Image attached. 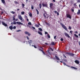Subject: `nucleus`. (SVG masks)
Returning <instances> with one entry per match:
<instances>
[{"label": "nucleus", "instance_id": "nucleus-1", "mask_svg": "<svg viewBox=\"0 0 80 80\" xmlns=\"http://www.w3.org/2000/svg\"><path fill=\"white\" fill-rule=\"evenodd\" d=\"M60 24L62 28H63L64 30H66V31H68V29H67V27H66V26H65V25H64L62 23H61Z\"/></svg>", "mask_w": 80, "mask_h": 80}, {"label": "nucleus", "instance_id": "nucleus-2", "mask_svg": "<svg viewBox=\"0 0 80 80\" xmlns=\"http://www.w3.org/2000/svg\"><path fill=\"white\" fill-rule=\"evenodd\" d=\"M44 13L43 14L44 17L45 18H47H47H48V17H49V16L47 14V12L46 11H44Z\"/></svg>", "mask_w": 80, "mask_h": 80}, {"label": "nucleus", "instance_id": "nucleus-3", "mask_svg": "<svg viewBox=\"0 0 80 80\" xmlns=\"http://www.w3.org/2000/svg\"><path fill=\"white\" fill-rule=\"evenodd\" d=\"M18 17L19 20H20L21 21H24V19H23V18H22V17L21 15H19L18 16Z\"/></svg>", "mask_w": 80, "mask_h": 80}, {"label": "nucleus", "instance_id": "nucleus-4", "mask_svg": "<svg viewBox=\"0 0 80 80\" xmlns=\"http://www.w3.org/2000/svg\"><path fill=\"white\" fill-rule=\"evenodd\" d=\"M42 5L43 7H46L48 8V4H47V2H46L45 3H42Z\"/></svg>", "mask_w": 80, "mask_h": 80}, {"label": "nucleus", "instance_id": "nucleus-5", "mask_svg": "<svg viewBox=\"0 0 80 80\" xmlns=\"http://www.w3.org/2000/svg\"><path fill=\"white\" fill-rule=\"evenodd\" d=\"M66 17L67 18H69L70 19H72V16L69 14H67Z\"/></svg>", "mask_w": 80, "mask_h": 80}, {"label": "nucleus", "instance_id": "nucleus-6", "mask_svg": "<svg viewBox=\"0 0 80 80\" xmlns=\"http://www.w3.org/2000/svg\"><path fill=\"white\" fill-rule=\"evenodd\" d=\"M24 33L26 34V35H28V36H30V35H31V34L28 32L26 31L24 32Z\"/></svg>", "mask_w": 80, "mask_h": 80}, {"label": "nucleus", "instance_id": "nucleus-7", "mask_svg": "<svg viewBox=\"0 0 80 80\" xmlns=\"http://www.w3.org/2000/svg\"><path fill=\"white\" fill-rule=\"evenodd\" d=\"M2 22V24L3 25H4V26H5V27H7L8 26L7 24L3 22Z\"/></svg>", "mask_w": 80, "mask_h": 80}, {"label": "nucleus", "instance_id": "nucleus-8", "mask_svg": "<svg viewBox=\"0 0 80 80\" xmlns=\"http://www.w3.org/2000/svg\"><path fill=\"white\" fill-rule=\"evenodd\" d=\"M64 35L66 37H68V38H70V36L68 35V33L66 32H65Z\"/></svg>", "mask_w": 80, "mask_h": 80}, {"label": "nucleus", "instance_id": "nucleus-9", "mask_svg": "<svg viewBox=\"0 0 80 80\" xmlns=\"http://www.w3.org/2000/svg\"><path fill=\"white\" fill-rule=\"evenodd\" d=\"M67 53L70 56H73L74 55V54L73 53H71L70 52H67Z\"/></svg>", "mask_w": 80, "mask_h": 80}, {"label": "nucleus", "instance_id": "nucleus-10", "mask_svg": "<svg viewBox=\"0 0 80 80\" xmlns=\"http://www.w3.org/2000/svg\"><path fill=\"white\" fill-rule=\"evenodd\" d=\"M16 23L18 25H23V23H21V22H16Z\"/></svg>", "mask_w": 80, "mask_h": 80}, {"label": "nucleus", "instance_id": "nucleus-11", "mask_svg": "<svg viewBox=\"0 0 80 80\" xmlns=\"http://www.w3.org/2000/svg\"><path fill=\"white\" fill-rule=\"evenodd\" d=\"M1 1L4 5H6V3H5V0H1Z\"/></svg>", "mask_w": 80, "mask_h": 80}, {"label": "nucleus", "instance_id": "nucleus-12", "mask_svg": "<svg viewBox=\"0 0 80 80\" xmlns=\"http://www.w3.org/2000/svg\"><path fill=\"white\" fill-rule=\"evenodd\" d=\"M28 42H29V43L30 44V46H31V43H32V41L30 40L28 41Z\"/></svg>", "mask_w": 80, "mask_h": 80}, {"label": "nucleus", "instance_id": "nucleus-13", "mask_svg": "<svg viewBox=\"0 0 80 80\" xmlns=\"http://www.w3.org/2000/svg\"><path fill=\"white\" fill-rule=\"evenodd\" d=\"M55 57L57 60H60V59L58 58V57L57 56L55 55Z\"/></svg>", "mask_w": 80, "mask_h": 80}, {"label": "nucleus", "instance_id": "nucleus-14", "mask_svg": "<svg viewBox=\"0 0 80 80\" xmlns=\"http://www.w3.org/2000/svg\"><path fill=\"white\" fill-rule=\"evenodd\" d=\"M75 63H77V64H79V61L78 60H76L75 61Z\"/></svg>", "mask_w": 80, "mask_h": 80}, {"label": "nucleus", "instance_id": "nucleus-15", "mask_svg": "<svg viewBox=\"0 0 80 80\" xmlns=\"http://www.w3.org/2000/svg\"><path fill=\"white\" fill-rule=\"evenodd\" d=\"M38 33H39V35H43V34L42 33V32H41L40 31H38Z\"/></svg>", "mask_w": 80, "mask_h": 80}, {"label": "nucleus", "instance_id": "nucleus-16", "mask_svg": "<svg viewBox=\"0 0 80 80\" xmlns=\"http://www.w3.org/2000/svg\"><path fill=\"white\" fill-rule=\"evenodd\" d=\"M53 3H50V8H52V6H53Z\"/></svg>", "mask_w": 80, "mask_h": 80}, {"label": "nucleus", "instance_id": "nucleus-17", "mask_svg": "<svg viewBox=\"0 0 80 80\" xmlns=\"http://www.w3.org/2000/svg\"><path fill=\"white\" fill-rule=\"evenodd\" d=\"M9 28L10 29V30H12L13 29V27H12V26H10L9 27Z\"/></svg>", "mask_w": 80, "mask_h": 80}, {"label": "nucleus", "instance_id": "nucleus-18", "mask_svg": "<svg viewBox=\"0 0 80 80\" xmlns=\"http://www.w3.org/2000/svg\"><path fill=\"white\" fill-rule=\"evenodd\" d=\"M77 14L78 15H79V14H80V9L78 10V12L77 13Z\"/></svg>", "mask_w": 80, "mask_h": 80}, {"label": "nucleus", "instance_id": "nucleus-19", "mask_svg": "<svg viewBox=\"0 0 80 80\" xmlns=\"http://www.w3.org/2000/svg\"><path fill=\"white\" fill-rule=\"evenodd\" d=\"M71 68H73V69H74L75 70H76V69H77V68L72 66L71 67Z\"/></svg>", "mask_w": 80, "mask_h": 80}, {"label": "nucleus", "instance_id": "nucleus-20", "mask_svg": "<svg viewBox=\"0 0 80 80\" xmlns=\"http://www.w3.org/2000/svg\"><path fill=\"white\" fill-rule=\"evenodd\" d=\"M52 45H55V42H51Z\"/></svg>", "mask_w": 80, "mask_h": 80}, {"label": "nucleus", "instance_id": "nucleus-21", "mask_svg": "<svg viewBox=\"0 0 80 80\" xmlns=\"http://www.w3.org/2000/svg\"><path fill=\"white\" fill-rule=\"evenodd\" d=\"M29 15L30 17H32V13L31 12H30Z\"/></svg>", "mask_w": 80, "mask_h": 80}, {"label": "nucleus", "instance_id": "nucleus-22", "mask_svg": "<svg viewBox=\"0 0 80 80\" xmlns=\"http://www.w3.org/2000/svg\"><path fill=\"white\" fill-rule=\"evenodd\" d=\"M36 10L37 12V15H38V14H39V12H38V10H37V9H36Z\"/></svg>", "mask_w": 80, "mask_h": 80}, {"label": "nucleus", "instance_id": "nucleus-23", "mask_svg": "<svg viewBox=\"0 0 80 80\" xmlns=\"http://www.w3.org/2000/svg\"><path fill=\"white\" fill-rule=\"evenodd\" d=\"M38 29L39 30H40V31H41V32H42V31H43L42 29V28H39Z\"/></svg>", "mask_w": 80, "mask_h": 80}, {"label": "nucleus", "instance_id": "nucleus-24", "mask_svg": "<svg viewBox=\"0 0 80 80\" xmlns=\"http://www.w3.org/2000/svg\"><path fill=\"white\" fill-rule=\"evenodd\" d=\"M74 36H75V37L77 38H78V36L77 35V34H74Z\"/></svg>", "mask_w": 80, "mask_h": 80}, {"label": "nucleus", "instance_id": "nucleus-25", "mask_svg": "<svg viewBox=\"0 0 80 80\" xmlns=\"http://www.w3.org/2000/svg\"><path fill=\"white\" fill-rule=\"evenodd\" d=\"M70 33L71 35H73V33H73V31H70Z\"/></svg>", "mask_w": 80, "mask_h": 80}, {"label": "nucleus", "instance_id": "nucleus-26", "mask_svg": "<svg viewBox=\"0 0 80 80\" xmlns=\"http://www.w3.org/2000/svg\"><path fill=\"white\" fill-rule=\"evenodd\" d=\"M22 15H24L25 14V12L22 11L21 12Z\"/></svg>", "mask_w": 80, "mask_h": 80}, {"label": "nucleus", "instance_id": "nucleus-27", "mask_svg": "<svg viewBox=\"0 0 80 80\" xmlns=\"http://www.w3.org/2000/svg\"><path fill=\"white\" fill-rule=\"evenodd\" d=\"M39 8H42V4H39Z\"/></svg>", "mask_w": 80, "mask_h": 80}, {"label": "nucleus", "instance_id": "nucleus-28", "mask_svg": "<svg viewBox=\"0 0 80 80\" xmlns=\"http://www.w3.org/2000/svg\"><path fill=\"white\" fill-rule=\"evenodd\" d=\"M48 38H50V36L48 34Z\"/></svg>", "mask_w": 80, "mask_h": 80}, {"label": "nucleus", "instance_id": "nucleus-29", "mask_svg": "<svg viewBox=\"0 0 80 80\" xmlns=\"http://www.w3.org/2000/svg\"><path fill=\"white\" fill-rule=\"evenodd\" d=\"M14 3H15L16 4H18V2L16 1H14Z\"/></svg>", "mask_w": 80, "mask_h": 80}, {"label": "nucleus", "instance_id": "nucleus-30", "mask_svg": "<svg viewBox=\"0 0 80 80\" xmlns=\"http://www.w3.org/2000/svg\"><path fill=\"white\" fill-rule=\"evenodd\" d=\"M46 24L47 25H48V26H50V24H49L48 23V22H46Z\"/></svg>", "mask_w": 80, "mask_h": 80}, {"label": "nucleus", "instance_id": "nucleus-31", "mask_svg": "<svg viewBox=\"0 0 80 80\" xmlns=\"http://www.w3.org/2000/svg\"><path fill=\"white\" fill-rule=\"evenodd\" d=\"M68 29H69V30H71V29H72V27H71V26H69Z\"/></svg>", "mask_w": 80, "mask_h": 80}, {"label": "nucleus", "instance_id": "nucleus-32", "mask_svg": "<svg viewBox=\"0 0 80 80\" xmlns=\"http://www.w3.org/2000/svg\"><path fill=\"white\" fill-rule=\"evenodd\" d=\"M28 25H32V23L31 22H29L28 23Z\"/></svg>", "mask_w": 80, "mask_h": 80}, {"label": "nucleus", "instance_id": "nucleus-33", "mask_svg": "<svg viewBox=\"0 0 80 80\" xmlns=\"http://www.w3.org/2000/svg\"><path fill=\"white\" fill-rule=\"evenodd\" d=\"M11 13H12V14H14V13H15V12L13 11L11 12Z\"/></svg>", "mask_w": 80, "mask_h": 80}, {"label": "nucleus", "instance_id": "nucleus-34", "mask_svg": "<svg viewBox=\"0 0 80 80\" xmlns=\"http://www.w3.org/2000/svg\"><path fill=\"white\" fill-rule=\"evenodd\" d=\"M33 8H34L33 6L32 5V6H31V9H32V10H33Z\"/></svg>", "mask_w": 80, "mask_h": 80}, {"label": "nucleus", "instance_id": "nucleus-35", "mask_svg": "<svg viewBox=\"0 0 80 80\" xmlns=\"http://www.w3.org/2000/svg\"><path fill=\"white\" fill-rule=\"evenodd\" d=\"M32 47H34L35 48H37V47L36 46L32 45Z\"/></svg>", "mask_w": 80, "mask_h": 80}, {"label": "nucleus", "instance_id": "nucleus-36", "mask_svg": "<svg viewBox=\"0 0 80 80\" xmlns=\"http://www.w3.org/2000/svg\"><path fill=\"white\" fill-rule=\"evenodd\" d=\"M60 40L62 42H63V38H61L60 39Z\"/></svg>", "mask_w": 80, "mask_h": 80}, {"label": "nucleus", "instance_id": "nucleus-37", "mask_svg": "<svg viewBox=\"0 0 80 80\" xmlns=\"http://www.w3.org/2000/svg\"><path fill=\"white\" fill-rule=\"evenodd\" d=\"M13 23L14 25H16V24H17V23H16V22H15V21L13 22Z\"/></svg>", "mask_w": 80, "mask_h": 80}, {"label": "nucleus", "instance_id": "nucleus-38", "mask_svg": "<svg viewBox=\"0 0 80 80\" xmlns=\"http://www.w3.org/2000/svg\"><path fill=\"white\" fill-rule=\"evenodd\" d=\"M13 20H15V16H13Z\"/></svg>", "mask_w": 80, "mask_h": 80}, {"label": "nucleus", "instance_id": "nucleus-39", "mask_svg": "<svg viewBox=\"0 0 80 80\" xmlns=\"http://www.w3.org/2000/svg\"><path fill=\"white\" fill-rule=\"evenodd\" d=\"M22 7H25V4H22Z\"/></svg>", "mask_w": 80, "mask_h": 80}, {"label": "nucleus", "instance_id": "nucleus-40", "mask_svg": "<svg viewBox=\"0 0 80 80\" xmlns=\"http://www.w3.org/2000/svg\"><path fill=\"white\" fill-rule=\"evenodd\" d=\"M35 26L36 27H39V26L37 24H36Z\"/></svg>", "mask_w": 80, "mask_h": 80}, {"label": "nucleus", "instance_id": "nucleus-41", "mask_svg": "<svg viewBox=\"0 0 80 80\" xmlns=\"http://www.w3.org/2000/svg\"><path fill=\"white\" fill-rule=\"evenodd\" d=\"M56 37H57V36H55L54 37V39H55V40H56Z\"/></svg>", "mask_w": 80, "mask_h": 80}, {"label": "nucleus", "instance_id": "nucleus-42", "mask_svg": "<svg viewBox=\"0 0 80 80\" xmlns=\"http://www.w3.org/2000/svg\"><path fill=\"white\" fill-rule=\"evenodd\" d=\"M25 17L26 18V19L28 18V17H27V16L26 15H25Z\"/></svg>", "mask_w": 80, "mask_h": 80}, {"label": "nucleus", "instance_id": "nucleus-43", "mask_svg": "<svg viewBox=\"0 0 80 80\" xmlns=\"http://www.w3.org/2000/svg\"><path fill=\"white\" fill-rule=\"evenodd\" d=\"M54 12L55 13H57L58 12L57 11H54Z\"/></svg>", "mask_w": 80, "mask_h": 80}, {"label": "nucleus", "instance_id": "nucleus-44", "mask_svg": "<svg viewBox=\"0 0 80 80\" xmlns=\"http://www.w3.org/2000/svg\"><path fill=\"white\" fill-rule=\"evenodd\" d=\"M72 12H74V9H71Z\"/></svg>", "mask_w": 80, "mask_h": 80}, {"label": "nucleus", "instance_id": "nucleus-45", "mask_svg": "<svg viewBox=\"0 0 80 80\" xmlns=\"http://www.w3.org/2000/svg\"><path fill=\"white\" fill-rule=\"evenodd\" d=\"M63 64L64 65H66L67 66V64H66V63H65L64 62H63Z\"/></svg>", "mask_w": 80, "mask_h": 80}, {"label": "nucleus", "instance_id": "nucleus-46", "mask_svg": "<svg viewBox=\"0 0 80 80\" xmlns=\"http://www.w3.org/2000/svg\"><path fill=\"white\" fill-rule=\"evenodd\" d=\"M64 61L66 62H67V59H64Z\"/></svg>", "mask_w": 80, "mask_h": 80}, {"label": "nucleus", "instance_id": "nucleus-47", "mask_svg": "<svg viewBox=\"0 0 80 80\" xmlns=\"http://www.w3.org/2000/svg\"><path fill=\"white\" fill-rule=\"evenodd\" d=\"M45 35H46V34H48V32H45Z\"/></svg>", "mask_w": 80, "mask_h": 80}, {"label": "nucleus", "instance_id": "nucleus-48", "mask_svg": "<svg viewBox=\"0 0 80 80\" xmlns=\"http://www.w3.org/2000/svg\"><path fill=\"white\" fill-rule=\"evenodd\" d=\"M57 10H58V12H60V9H57Z\"/></svg>", "mask_w": 80, "mask_h": 80}, {"label": "nucleus", "instance_id": "nucleus-49", "mask_svg": "<svg viewBox=\"0 0 80 80\" xmlns=\"http://www.w3.org/2000/svg\"><path fill=\"white\" fill-rule=\"evenodd\" d=\"M15 28H16V26H14V27H13V29H15Z\"/></svg>", "mask_w": 80, "mask_h": 80}, {"label": "nucleus", "instance_id": "nucleus-50", "mask_svg": "<svg viewBox=\"0 0 80 80\" xmlns=\"http://www.w3.org/2000/svg\"><path fill=\"white\" fill-rule=\"evenodd\" d=\"M16 32H21V30H18L16 31Z\"/></svg>", "mask_w": 80, "mask_h": 80}, {"label": "nucleus", "instance_id": "nucleus-51", "mask_svg": "<svg viewBox=\"0 0 80 80\" xmlns=\"http://www.w3.org/2000/svg\"><path fill=\"white\" fill-rule=\"evenodd\" d=\"M63 56L64 57H65V58H66V56H65V54H63Z\"/></svg>", "mask_w": 80, "mask_h": 80}, {"label": "nucleus", "instance_id": "nucleus-52", "mask_svg": "<svg viewBox=\"0 0 80 80\" xmlns=\"http://www.w3.org/2000/svg\"><path fill=\"white\" fill-rule=\"evenodd\" d=\"M27 38L28 40H29V38H28V36L27 37Z\"/></svg>", "mask_w": 80, "mask_h": 80}, {"label": "nucleus", "instance_id": "nucleus-53", "mask_svg": "<svg viewBox=\"0 0 80 80\" xmlns=\"http://www.w3.org/2000/svg\"><path fill=\"white\" fill-rule=\"evenodd\" d=\"M45 44L46 45H48V44L47 42H45Z\"/></svg>", "mask_w": 80, "mask_h": 80}, {"label": "nucleus", "instance_id": "nucleus-54", "mask_svg": "<svg viewBox=\"0 0 80 80\" xmlns=\"http://www.w3.org/2000/svg\"><path fill=\"white\" fill-rule=\"evenodd\" d=\"M18 19H15V21H18Z\"/></svg>", "mask_w": 80, "mask_h": 80}, {"label": "nucleus", "instance_id": "nucleus-55", "mask_svg": "<svg viewBox=\"0 0 80 80\" xmlns=\"http://www.w3.org/2000/svg\"><path fill=\"white\" fill-rule=\"evenodd\" d=\"M32 28H33L34 29H35V27H32Z\"/></svg>", "mask_w": 80, "mask_h": 80}, {"label": "nucleus", "instance_id": "nucleus-56", "mask_svg": "<svg viewBox=\"0 0 80 80\" xmlns=\"http://www.w3.org/2000/svg\"><path fill=\"white\" fill-rule=\"evenodd\" d=\"M27 20V22H28V21H29V20H28V18H27V19H26Z\"/></svg>", "mask_w": 80, "mask_h": 80}, {"label": "nucleus", "instance_id": "nucleus-57", "mask_svg": "<svg viewBox=\"0 0 80 80\" xmlns=\"http://www.w3.org/2000/svg\"><path fill=\"white\" fill-rule=\"evenodd\" d=\"M75 33H78V32H77V31H76L75 32Z\"/></svg>", "mask_w": 80, "mask_h": 80}, {"label": "nucleus", "instance_id": "nucleus-58", "mask_svg": "<svg viewBox=\"0 0 80 80\" xmlns=\"http://www.w3.org/2000/svg\"><path fill=\"white\" fill-rule=\"evenodd\" d=\"M39 50H40V51H41L42 52L43 51V50H41V49H39Z\"/></svg>", "mask_w": 80, "mask_h": 80}, {"label": "nucleus", "instance_id": "nucleus-59", "mask_svg": "<svg viewBox=\"0 0 80 80\" xmlns=\"http://www.w3.org/2000/svg\"><path fill=\"white\" fill-rule=\"evenodd\" d=\"M57 15H59V13L58 12L57 13Z\"/></svg>", "mask_w": 80, "mask_h": 80}, {"label": "nucleus", "instance_id": "nucleus-60", "mask_svg": "<svg viewBox=\"0 0 80 80\" xmlns=\"http://www.w3.org/2000/svg\"><path fill=\"white\" fill-rule=\"evenodd\" d=\"M77 2H80V0H78Z\"/></svg>", "mask_w": 80, "mask_h": 80}, {"label": "nucleus", "instance_id": "nucleus-61", "mask_svg": "<svg viewBox=\"0 0 80 80\" xmlns=\"http://www.w3.org/2000/svg\"><path fill=\"white\" fill-rule=\"evenodd\" d=\"M52 1L54 2H55V0H52Z\"/></svg>", "mask_w": 80, "mask_h": 80}, {"label": "nucleus", "instance_id": "nucleus-62", "mask_svg": "<svg viewBox=\"0 0 80 80\" xmlns=\"http://www.w3.org/2000/svg\"><path fill=\"white\" fill-rule=\"evenodd\" d=\"M42 53H43V54H45V52H43V51H42Z\"/></svg>", "mask_w": 80, "mask_h": 80}, {"label": "nucleus", "instance_id": "nucleus-63", "mask_svg": "<svg viewBox=\"0 0 80 80\" xmlns=\"http://www.w3.org/2000/svg\"><path fill=\"white\" fill-rule=\"evenodd\" d=\"M28 0H26V2H28Z\"/></svg>", "mask_w": 80, "mask_h": 80}, {"label": "nucleus", "instance_id": "nucleus-64", "mask_svg": "<svg viewBox=\"0 0 80 80\" xmlns=\"http://www.w3.org/2000/svg\"><path fill=\"white\" fill-rule=\"evenodd\" d=\"M79 44L80 46V42H79Z\"/></svg>", "mask_w": 80, "mask_h": 80}]
</instances>
